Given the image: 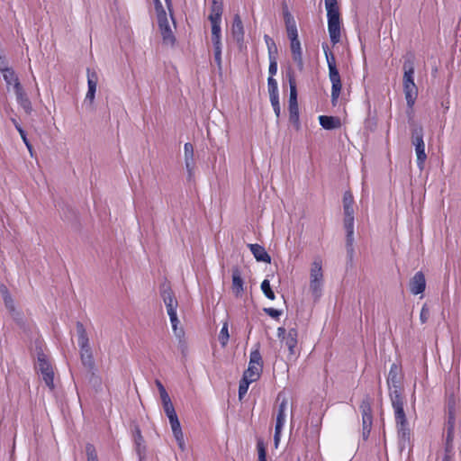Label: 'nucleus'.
<instances>
[{
	"instance_id": "1",
	"label": "nucleus",
	"mask_w": 461,
	"mask_h": 461,
	"mask_svg": "<svg viewBox=\"0 0 461 461\" xmlns=\"http://www.w3.org/2000/svg\"><path fill=\"white\" fill-rule=\"evenodd\" d=\"M402 369L395 363L392 364L388 377L387 385L389 388V397L394 411V419L399 432L403 435L408 428V421L404 411L405 399L403 396V389L402 386Z\"/></svg>"
},
{
	"instance_id": "2",
	"label": "nucleus",
	"mask_w": 461,
	"mask_h": 461,
	"mask_svg": "<svg viewBox=\"0 0 461 461\" xmlns=\"http://www.w3.org/2000/svg\"><path fill=\"white\" fill-rule=\"evenodd\" d=\"M284 20L287 37L290 41L291 55L300 70L303 69V50L298 36L297 25L294 16L287 8L284 10Z\"/></svg>"
},
{
	"instance_id": "3",
	"label": "nucleus",
	"mask_w": 461,
	"mask_h": 461,
	"mask_svg": "<svg viewBox=\"0 0 461 461\" xmlns=\"http://www.w3.org/2000/svg\"><path fill=\"white\" fill-rule=\"evenodd\" d=\"M322 49L329 68V78L331 82V104L336 106L342 89L340 75L336 66L335 56L330 50L328 44H322Z\"/></svg>"
},
{
	"instance_id": "4",
	"label": "nucleus",
	"mask_w": 461,
	"mask_h": 461,
	"mask_svg": "<svg viewBox=\"0 0 461 461\" xmlns=\"http://www.w3.org/2000/svg\"><path fill=\"white\" fill-rule=\"evenodd\" d=\"M325 7L327 10L328 31L330 41L333 45H336L340 41L341 36L340 13L338 1L325 0Z\"/></svg>"
},
{
	"instance_id": "5",
	"label": "nucleus",
	"mask_w": 461,
	"mask_h": 461,
	"mask_svg": "<svg viewBox=\"0 0 461 461\" xmlns=\"http://www.w3.org/2000/svg\"><path fill=\"white\" fill-rule=\"evenodd\" d=\"M402 87L407 105L412 107L418 96V87L414 83V64L412 60H405L403 63Z\"/></svg>"
},
{
	"instance_id": "6",
	"label": "nucleus",
	"mask_w": 461,
	"mask_h": 461,
	"mask_svg": "<svg viewBox=\"0 0 461 461\" xmlns=\"http://www.w3.org/2000/svg\"><path fill=\"white\" fill-rule=\"evenodd\" d=\"M354 196L350 191L343 194L344 228L347 232V246L352 247L354 234Z\"/></svg>"
},
{
	"instance_id": "7",
	"label": "nucleus",
	"mask_w": 461,
	"mask_h": 461,
	"mask_svg": "<svg viewBox=\"0 0 461 461\" xmlns=\"http://www.w3.org/2000/svg\"><path fill=\"white\" fill-rule=\"evenodd\" d=\"M154 5L163 43L166 45L173 46L176 42V37L173 30L169 25L166 10L160 0H156V4H154Z\"/></svg>"
},
{
	"instance_id": "8",
	"label": "nucleus",
	"mask_w": 461,
	"mask_h": 461,
	"mask_svg": "<svg viewBox=\"0 0 461 461\" xmlns=\"http://www.w3.org/2000/svg\"><path fill=\"white\" fill-rule=\"evenodd\" d=\"M77 343L80 348V358L82 364L88 367L93 368L95 361L93 357L92 348L90 347L89 339L86 334V329L81 322L77 323Z\"/></svg>"
},
{
	"instance_id": "9",
	"label": "nucleus",
	"mask_w": 461,
	"mask_h": 461,
	"mask_svg": "<svg viewBox=\"0 0 461 461\" xmlns=\"http://www.w3.org/2000/svg\"><path fill=\"white\" fill-rule=\"evenodd\" d=\"M288 81L290 86V96H289V122L293 124L296 131L301 129L300 116H299V105L297 102V89L296 82L293 74L288 75Z\"/></svg>"
},
{
	"instance_id": "10",
	"label": "nucleus",
	"mask_w": 461,
	"mask_h": 461,
	"mask_svg": "<svg viewBox=\"0 0 461 461\" xmlns=\"http://www.w3.org/2000/svg\"><path fill=\"white\" fill-rule=\"evenodd\" d=\"M362 415L363 438L366 439L370 434L373 424L372 399L366 394L359 405Z\"/></svg>"
},
{
	"instance_id": "11",
	"label": "nucleus",
	"mask_w": 461,
	"mask_h": 461,
	"mask_svg": "<svg viewBox=\"0 0 461 461\" xmlns=\"http://www.w3.org/2000/svg\"><path fill=\"white\" fill-rule=\"evenodd\" d=\"M277 336L289 351V357H295L298 344V331L295 328L286 330L284 327L277 329Z\"/></svg>"
},
{
	"instance_id": "12",
	"label": "nucleus",
	"mask_w": 461,
	"mask_h": 461,
	"mask_svg": "<svg viewBox=\"0 0 461 461\" xmlns=\"http://www.w3.org/2000/svg\"><path fill=\"white\" fill-rule=\"evenodd\" d=\"M411 142L415 146V151L417 155V165L421 169L427 159V155L425 152V144L423 141V130L421 127H417L412 130Z\"/></svg>"
},
{
	"instance_id": "13",
	"label": "nucleus",
	"mask_w": 461,
	"mask_h": 461,
	"mask_svg": "<svg viewBox=\"0 0 461 461\" xmlns=\"http://www.w3.org/2000/svg\"><path fill=\"white\" fill-rule=\"evenodd\" d=\"M38 366L46 385L52 390L54 388V372L44 354L38 356Z\"/></svg>"
},
{
	"instance_id": "14",
	"label": "nucleus",
	"mask_w": 461,
	"mask_h": 461,
	"mask_svg": "<svg viewBox=\"0 0 461 461\" xmlns=\"http://www.w3.org/2000/svg\"><path fill=\"white\" fill-rule=\"evenodd\" d=\"M277 402L279 403L276 410L275 429H282L285 423L288 401L285 396L282 397L281 393H279L277 396Z\"/></svg>"
},
{
	"instance_id": "15",
	"label": "nucleus",
	"mask_w": 461,
	"mask_h": 461,
	"mask_svg": "<svg viewBox=\"0 0 461 461\" xmlns=\"http://www.w3.org/2000/svg\"><path fill=\"white\" fill-rule=\"evenodd\" d=\"M221 15L215 14H209V20L212 24V45L221 44Z\"/></svg>"
},
{
	"instance_id": "16",
	"label": "nucleus",
	"mask_w": 461,
	"mask_h": 461,
	"mask_svg": "<svg viewBox=\"0 0 461 461\" xmlns=\"http://www.w3.org/2000/svg\"><path fill=\"white\" fill-rule=\"evenodd\" d=\"M426 279L425 276L421 271L415 273L412 278L410 280V291L412 294H420L425 291Z\"/></svg>"
},
{
	"instance_id": "17",
	"label": "nucleus",
	"mask_w": 461,
	"mask_h": 461,
	"mask_svg": "<svg viewBox=\"0 0 461 461\" xmlns=\"http://www.w3.org/2000/svg\"><path fill=\"white\" fill-rule=\"evenodd\" d=\"M98 82V77L95 70L87 69V85L88 90L86 95V100H88L92 104L95 100L96 86Z\"/></svg>"
},
{
	"instance_id": "18",
	"label": "nucleus",
	"mask_w": 461,
	"mask_h": 461,
	"mask_svg": "<svg viewBox=\"0 0 461 461\" xmlns=\"http://www.w3.org/2000/svg\"><path fill=\"white\" fill-rule=\"evenodd\" d=\"M232 283L231 290L236 297L241 296L244 291V281L241 277V273L239 267L232 268Z\"/></svg>"
},
{
	"instance_id": "19",
	"label": "nucleus",
	"mask_w": 461,
	"mask_h": 461,
	"mask_svg": "<svg viewBox=\"0 0 461 461\" xmlns=\"http://www.w3.org/2000/svg\"><path fill=\"white\" fill-rule=\"evenodd\" d=\"M14 93L18 104L23 107L26 113L30 114L32 111V103L23 91L22 85L17 84Z\"/></svg>"
},
{
	"instance_id": "20",
	"label": "nucleus",
	"mask_w": 461,
	"mask_h": 461,
	"mask_svg": "<svg viewBox=\"0 0 461 461\" xmlns=\"http://www.w3.org/2000/svg\"><path fill=\"white\" fill-rule=\"evenodd\" d=\"M169 423L172 429L173 435L177 442L178 447L184 450L185 448V439L184 435L181 429V424L179 422L178 417H175L169 420Z\"/></svg>"
},
{
	"instance_id": "21",
	"label": "nucleus",
	"mask_w": 461,
	"mask_h": 461,
	"mask_svg": "<svg viewBox=\"0 0 461 461\" xmlns=\"http://www.w3.org/2000/svg\"><path fill=\"white\" fill-rule=\"evenodd\" d=\"M249 248L257 261L270 263L271 257L263 246L259 244H249Z\"/></svg>"
},
{
	"instance_id": "22",
	"label": "nucleus",
	"mask_w": 461,
	"mask_h": 461,
	"mask_svg": "<svg viewBox=\"0 0 461 461\" xmlns=\"http://www.w3.org/2000/svg\"><path fill=\"white\" fill-rule=\"evenodd\" d=\"M319 122L325 130L337 129L341 125L339 118L334 116L321 115L319 116Z\"/></svg>"
},
{
	"instance_id": "23",
	"label": "nucleus",
	"mask_w": 461,
	"mask_h": 461,
	"mask_svg": "<svg viewBox=\"0 0 461 461\" xmlns=\"http://www.w3.org/2000/svg\"><path fill=\"white\" fill-rule=\"evenodd\" d=\"M161 295L166 304L167 312L176 310L178 303L170 288L163 290Z\"/></svg>"
},
{
	"instance_id": "24",
	"label": "nucleus",
	"mask_w": 461,
	"mask_h": 461,
	"mask_svg": "<svg viewBox=\"0 0 461 461\" xmlns=\"http://www.w3.org/2000/svg\"><path fill=\"white\" fill-rule=\"evenodd\" d=\"M1 72L3 74V77H4L5 81L6 82L7 86L13 85L14 90L15 91L17 84L21 85V83H20L19 78L17 77L15 72L14 71V69H12L10 68H1Z\"/></svg>"
},
{
	"instance_id": "25",
	"label": "nucleus",
	"mask_w": 461,
	"mask_h": 461,
	"mask_svg": "<svg viewBox=\"0 0 461 461\" xmlns=\"http://www.w3.org/2000/svg\"><path fill=\"white\" fill-rule=\"evenodd\" d=\"M231 32H232L233 36L238 41H240L243 39L244 28H243V23H242L241 18L239 14L234 15Z\"/></svg>"
},
{
	"instance_id": "26",
	"label": "nucleus",
	"mask_w": 461,
	"mask_h": 461,
	"mask_svg": "<svg viewBox=\"0 0 461 461\" xmlns=\"http://www.w3.org/2000/svg\"><path fill=\"white\" fill-rule=\"evenodd\" d=\"M311 280H322V262L321 259L317 258L312 264L311 273H310Z\"/></svg>"
},
{
	"instance_id": "27",
	"label": "nucleus",
	"mask_w": 461,
	"mask_h": 461,
	"mask_svg": "<svg viewBox=\"0 0 461 461\" xmlns=\"http://www.w3.org/2000/svg\"><path fill=\"white\" fill-rule=\"evenodd\" d=\"M262 366L253 365L251 363H249V366L247 370L244 372L243 375L248 377L250 381H257L262 373Z\"/></svg>"
},
{
	"instance_id": "28",
	"label": "nucleus",
	"mask_w": 461,
	"mask_h": 461,
	"mask_svg": "<svg viewBox=\"0 0 461 461\" xmlns=\"http://www.w3.org/2000/svg\"><path fill=\"white\" fill-rule=\"evenodd\" d=\"M0 292L2 294L5 307L11 312L14 311V300H13L7 287L5 285H2L0 286Z\"/></svg>"
},
{
	"instance_id": "29",
	"label": "nucleus",
	"mask_w": 461,
	"mask_h": 461,
	"mask_svg": "<svg viewBox=\"0 0 461 461\" xmlns=\"http://www.w3.org/2000/svg\"><path fill=\"white\" fill-rule=\"evenodd\" d=\"M230 334H229V323L228 321H224L222 327L219 333V341L222 348H225L229 342Z\"/></svg>"
},
{
	"instance_id": "30",
	"label": "nucleus",
	"mask_w": 461,
	"mask_h": 461,
	"mask_svg": "<svg viewBox=\"0 0 461 461\" xmlns=\"http://www.w3.org/2000/svg\"><path fill=\"white\" fill-rule=\"evenodd\" d=\"M265 42L268 50V58H276L277 55V47L275 41L267 34L264 36Z\"/></svg>"
},
{
	"instance_id": "31",
	"label": "nucleus",
	"mask_w": 461,
	"mask_h": 461,
	"mask_svg": "<svg viewBox=\"0 0 461 461\" xmlns=\"http://www.w3.org/2000/svg\"><path fill=\"white\" fill-rule=\"evenodd\" d=\"M254 381H250L249 380L248 377L246 376H242V379L240 380V385H239V398L240 400H241L244 395L247 393L248 390H249V386L251 383H253Z\"/></svg>"
},
{
	"instance_id": "32",
	"label": "nucleus",
	"mask_w": 461,
	"mask_h": 461,
	"mask_svg": "<svg viewBox=\"0 0 461 461\" xmlns=\"http://www.w3.org/2000/svg\"><path fill=\"white\" fill-rule=\"evenodd\" d=\"M257 450L258 461H267V447L262 438H258L257 440Z\"/></svg>"
},
{
	"instance_id": "33",
	"label": "nucleus",
	"mask_w": 461,
	"mask_h": 461,
	"mask_svg": "<svg viewBox=\"0 0 461 461\" xmlns=\"http://www.w3.org/2000/svg\"><path fill=\"white\" fill-rule=\"evenodd\" d=\"M261 290L267 298H268L269 300H275L276 295L273 290L271 289L269 280H263V282L261 283Z\"/></svg>"
},
{
	"instance_id": "34",
	"label": "nucleus",
	"mask_w": 461,
	"mask_h": 461,
	"mask_svg": "<svg viewBox=\"0 0 461 461\" xmlns=\"http://www.w3.org/2000/svg\"><path fill=\"white\" fill-rule=\"evenodd\" d=\"M322 286V280H311L310 281V289L312 293V295L315 298H319L321 296Z\"/></svg>"
},
{
	"instance_id": "35",
	"label": "nucleus",
	"mask_w": 461,
	"mask_h": 461,
	"mask_svg": "<svg viewBox=\"0 0 461 461\" xmlns=\"http://www.w3.org/2000/svg\"><path fill=\"white\" fill-rule=\"evenodd\" d=\"M249 363L263 367V360L258 348L250 352Z\"/></svg>"
},
{
	"instance_id": "36",
	"label": "nucleus",
	"mask_w": 461,
	"mask_h": 461,
	"mask_svg": "<svg viewBox=\"0 0 461 461\" xmlns=\"http://www.w3.org/2000/svg\"><path fill=\"white\" fill-rule=\"evenodd\" d=\"M267 88H268L269 96L278 95L277 82L272 77H268V78H267Z\"/></svg>"
},
{
	"instance_id": "37",
	"label": "nucleus",
	"mask_w": 461,
	"mask_h": 461,
	"mask_svg": "<svg viewBox=\"0 0 461 461\" xmlns=\"http://www.w3.org/2000/svg\"><path fill=\"white\" fill-rule=\"evenodd\" d=\"M86 453L87 456V461H98L97 453L94 445L86 444Z\"/></svg>"
},
{
	"instance_id": "38",
	"label": "nucleus",
	"mask_w": 461,
	"mask_h": 461,
	"mask_svg": "<svg viewBox=\"0 0 461 461\" xmlns=\"http://www.w3.org/2000/svg\"><path fill=\"white\" fill-rule=\"evenodd\" d=\"M223 5L222 0H212L210 14H222Z\"/></svg>"
},
{
	"instance_id": "39",
	"label": "nucleus",
	"mask_w": 461,
	"mask_h": 461,
	"mask_svg": "<svg viewBox=\"0 0 461 461\" xmlns=\"http://www.w3.org/2000/svg\"><path fill=\"white\" fill-rule=\"evenodd\" d=\"M163 409L168 420L177 417L172 402L163 403Z\"/></svg>"
},
{
	"instance_id": "40",
	"label": "nucleus",
	"mask_w": 461,
	"mask_h": 461,
	"mask_svg": "<svg viewBox=\"0 0 461 461\" xmlns=\"http://www.w3.org/2000/svg\"><path fill=\"white\" fill-rule=\"evenodd\" d=\"M214 61L218 68H221V44L213 45Z\"/></svg>"
},
{
	"instance_id": "41",
	"label": "nucleus",
	"mask_w": 461,
	"mask_h": 461,
	"mask_svg": "<svg viewBox=\"0 0 461 461\" xmlns=\"http://www.w3.org/2000/svg\"><path fill=\"white\" fill-rule=\"evenodd\" d=\"M442 461H454L453 444L446 443L445 455Z\"/></svg>"
},
{
	"instance_id": "42",
	"label": "nucleus",
	"mask_w": 461,
	"mask_h": 461,
	"mask_svg": "<svg viewBox=\"0 0 461 461\" xmlns=\"http://www.w3.org/2000/svg\"><path fill=\"white\" fill-rule=\"evenodd\" d=\"M269 97L275 114L276 115V117H279L281 113L279 95H274Z\"/></svg>"
},
{
	"instance_id": "43",
	"label": "nucleus",
	"mask_w": 461,
	"mask_h": 461,
	"mask_svg": "<svg viewBox=\"0 0 461 461\" xmlns=\"http://www.w3.org/2000/svg\"><path fill=\"white\" fill-rule=\"evenodd\" d=\"M277 72V61L276 57V58H269V67H268V73L269 77H274V76Z\"/></svg>"
},
{
	"instance_id": "44",
	"label": "nucleus",
	"mask_w": 461,
	"mask_h": 461,
	"mask_svg": "<svg viewBox=\"0 0 461 461\" xmlns=\"http://www.w3.org/2000/svg\"><path fill=\"white\" fill-rule=\"evenodd\" d=\"M185 167L188 172V177L191 178L193 176V172L194 168V158H185Z\"/></svg>"
},
{
	"instance_id": "45",
	"label": "nucleus",
	"mask_w": 461,
	"mask_h": 461,
	"mask_svg": "<svg viewBox=\"0 0 461 461\" xmlns=\"http://www.w3.org/2000/svg\"><path fill=\"white\" fill-rule=\"evenodd\" d=\"M167 314L169 316L170 322L172 324V328H173L174 331L176 332V329H177V325L179 323V321L177 319L176 310L167 312Z\"/></svg>"
},
{
	"instance_id": "46",
	"label": "nucleus",
	"mask_w": 461,
	"mask_h": 461,
	"mask_svg": "<svg viewBox=\"0 0 461 461\" xmlns=\"http://www.w3.org/2000/svg\"><path fill=\"white\" fill-rule=\"evenodd\" d=\"M429 317V309L426 304H424L420 310V319L421 323L427 322L428 319Z\"/></svg>"
},
{
	"instance_id": "47",
	"label": "nucleus",
	"mask_w": 461,
	"mask_h": 461,
	"mask_svg": "<svg viewBox=\"0 0 461 461\" xmlns=\"http://www.w3.org/2000/svg\"><path fill=\"white\" fill-rule=\"evenodd\" d=\"M185 158H194V146L190 142L184 145Z\"/></svg>"
},
{
	"instance_id": "48",
	"label": "nucleus",
	"mask_w": 461,
	"mask_h": 461,
	"mask_svg": "<svg viewBox=\"0 0 461 461\" xmlns=\"http://www.w3.org/2000/svg\"><path fill=\"white\" fill-rule=\"evenodd\" d=\"M265 312L274 319H278L281 315V312L275 308H265Z\"/></svg>"
},
{
	"instance_id": "49",
	"label": "nucleus",
	"mask_w": 461,
	"mask_h": 461,
	"mask_svg": "<svg viewBox=\"0 0 461 461\" xmlns=\"http://www.w3.org/2000/svg\"><path fill=\"white\" fill-rule=\"evenodd\" d=\"M20 136L23 139V140L24 144L26 145L27 149H29L31 155H32V144L30 143V141L27 139L25 131H21Z\"/></svg>"
},
{
	"instance_id": "50",
	"label": "nucleus",
	"mask_w": 461,
	"mask_h": 461,
	"mask_svg": "<svg viewBox=\"0 0 461 461\" xmlns=\"http://www.w3.org/2000/svg\"><path fill=\"white\" fill-rule=\"evenodd\" d=\"M453 434H454V424H451L450 426H448L447 428V438H446V443H450L452 444L453 442Z\"/></svg>"
},
{
	"instance_id": "51",
	"label": "nucleus",
	"mask_w": 461,
	"mask_h": 461,
	"mask_svg": "<svg viewBox=\"0 0 461 461\" xmlns=\"http://www.w3.org/2000/svg\"><path fill=\"white\" fill-rule=\"evenodd\" d=\"M281 431H282V429H275L274 443H275V447L276 448H277L278 445H279L280 437H281Z\"/></svg>"
},
{
	"instance_id": "52",
	"label": "nucleus",
	"mask_w": 461,
	"mask_h": 461,
	"mask_svg": "<svg viewBox=\"0 0 461 461\" xmlns=\"http://www.w3.org/2000/svg\"><path fill=\"white\" fill-rule=\"evenodd\" d=\"M160 398H161V401H162V404L163 403H166V402H171V399L167 392L166 389H163V392L160 393Z\"/></svg>"
},
{
	"instance_id": "53",
	"label": "nucleus",
	"mask_w": 461,
	"mask_h": 461,
	"mask_svg": "<svg viewBox=\"0 0 461 461\" xmlns=\"http://www.w3.org/2000/svg\"><path fill=\"white\" fill-rule=\"evenodd\" d=\"M153 1H154V4H156V0H153ZM164 1L167 5V8L168 9V11L170 13V16L173 21V23L175 24V20H174V16H173V13H172V1L171 0H164Z\"/></svg>"
},
{
	"instance_id": "54",
	"label": "nucleus",
	"mask_w": 461,
	"mask_h": 461,
	"mask_svg": "<svg viewBox=\"0 0 461 461\" xmlns=\"http://www.w3.org/2000/svg\"><path fill=\"white\" fill-rule=\"evenodd\" d=\"M156 384L158 386V389L159 391V394L163 392V389H165L164 385L162 384V383L158 380L156 381Z\"/></svg>"
},
{
	"instance_id": "55",
	"label": "nucleus",
	"mask_w": 461,
	"mask_h": 461,
	"mask_svg": "<svg viewBox=\"0 0 461 461\" xmlns=\"http://www.w3.org/2000/svg\"><path fill=\"white\" fill-rule=\"evenodd\" d=\"M16 129L18 131L19 133H21V131H24L20 125L16 124Z\"/></svg>"
}]
</instances>
